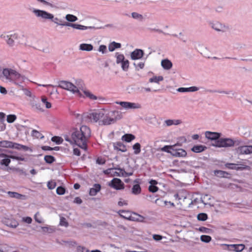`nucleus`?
Segmentation results:
<instances>
[{
  "instance_id": "obj_1",
  "label": "nucleus",
  "mask_w": 252,
  "mask_h": 252,
  "mask_svg": "<svg viewBox=\"0 0 252 252\" xmlns=\"http://www.w3.org/2000/svg\"><path fill=\"white\" fill-rule=\"evenodd\" d=\"M91 136V130L86 126H82L79 129H73L71 133V138L68 136H64L66 141L71 143H75L81 149L87 150V143Z\"/></svg>"
},
{
  "instance_id": "obj_2",
  "label": "nucleus",
  "mask_w": 252,
  "mask_h": 252,
  "mask_svg": "<svg viewBox=\"0 0 252 252\" xmlns=\"http://www.w3.org/2000/svg\"><path fill=\"white\" fill-rule=\"evenodd\" d=\"M123 117V113L120 111H108L105 109V115L102 120L99 121V125H110L122 119Z\"/></svg>"
},
{
  "instance_id": "obj_3",
  "label": "nucleus",
  "mask_w": 252,
  "mask_h": 252,
  "mask_svg": "<svg viewBox=\"0 0 252 252\" xmlns=\"http://www.w3.org/2000/svg\"><path fill=\"white\" fill-rule=\"evenodd\" d=\"M242 141L239 139L233 140L231 138H220L216 141V146L218 147H230L241 144Z\"/></svg>"
},
{
  "instance_id": "obj_4",
  "label": "nucleus",
  "mask_w": 252,
  "mask_h": 252,
  "mask_svg": "<svg viewBox=\"0 0 252 252\" xmlns=\"http://www.w3.org/2000/svg\"><path fill=\"white\" fill-rule=\"evenodd\" d=\"M118 213L121 217L128 220L142 221L144 219L143 216L135 213H133L134 216H132L130 212L127 210H121L118 212Z\"/></svg>"
},
{
  "instance_id": "obj_5",
  "label": "nucleus",
  "mask_w": 252,
  "mask_h": 252,
  "mask_svg": "<svg viewBox=\"0 0 252 252\" xmlns=\"http://www.w3.org/2000/svg\"><path fill=\"white\" fill-rule=\"evenodd\" d=\"M34 16L41 21L46 22L50 20L51 13L45 10L32 8L31 9Z\"/></svg>"
},
{
  "instance_id": "obj_6",
  "label": "nucleus",
  "mask_w": 252,
  "mask_h": 252,
  "mask_svg": "<svg viewBox=\"0 0 252 252\" xmlns=\"http://www.w3.org/2000/svg\"><path fill=\"white\" fill-rule=\"evenodd\" d=\"M105 115V109L98 110L94 112L90 113L87 114V118L88 120L91 122L96 123L99 122V120L103 118Z\"/></svg>"
},
{
  "instance_id": "obj_7",
  "label": "nucleus",
  "mask_w": 252,
  "mask_h": 252,
  "mask_svg": "<svg viewBox=\"0 0 252 252\" xmlns=\"http://www.w3.org/2000/svg\"><path fill=\"white\" fill-rule=\"evenodd\" d=\"M59 87L69 91L74 94L78 93L79 95H81L78 88L70 82L61 81L59 82Z\"/></svg>"
},
{
  "instance_id": "obj_8",
  "label": "nucleus",
  "mask_w": 252,
  "mask_h": 252,
  "mask_svg": "<svg viewBox=\"0 0 252 252\" xmlns=\"http://www.w3.org/2000/svg\"><path fill=\"white\" fill-rule=\"evenodd\" d=\"M58 25L62 26H66V27H70L74 29L80 30H86L88 29H94V27L93 26H85L83 25L73 24L71 23L66 22L64 21L63 20L60 19V22Z\"/></svg>"
},
{
  "instance_id": "obj_9",
  "label": "nucleus",
  "mask_w": 252,
  "mask_h": 252,
  "mask_svg": "<svg viewBox=\"0 0 252 252\" xmlns=\"http://www.w3.org/2000/svg\"><path fill=\"white\" fill-rule=\"evenodd\" d=\"M0 37L4 39L9 46H13L14 45V41L18 38V34L16 33L6 34L3 33L0 35Z\"/></svg>"
},
{
  "instance_id": "obj_10",
  "label": "nucleus",
  "mask_w": 252,
  "mask_h": 252,
  "mask_svg": "<svg viewBox=\"0 0 252 252\" xmlns=\"http://www.w3.org/2000/svg\"><path fill=\"white\" fill-rule=\"evenodd\" d=\"M108 185L116 190L122 189L125 188L124 183L122 181V180L119 178H116L113 179L108 184Z\"/></svg>"
},
{
  "instance_id": "obj_11",
  "label": "nucleus",
  "mask_w": 252,
  "mask_h": 252,
  "mask_svg": "<svg viewBox=\"0 0 252 252\" xmlns=\"http://www.w3.org/2000/svg\"><path fill=\"white\" fill-rule=\"evenodd\" d=\"M117 104H120L123 108L128 109H139L141 108V105L139 103L126 102V101H120L116 102Z\"/></svg>"
},
{
  "instance_id": "obj_12",
  "label": "nucleus",
  "mask_w": 252,
  "mask_h": 252,
  "mask_svg": "<svg viewBox=\"0 0 252 252\" xmlns=\"http://www.w3.org/2000/svg\"><path fill=\"white\" fill-rule=\"evenodd\" d=\"M25 77L15 70L11 82L19 86L24 81Z\"/></svg>"
},
{
  "instance_id": "obj_13",
  "label": "nucleus",
  "mask_w": 252,
  "mask_h": 252,
  "mask_svg": "<svg viewBox=\"0 0 252 252\" xmlns=\"http://www.w3.org/2000/svg\"><path fill=\"white\" fill-rule=\"evenodd\" d=\"M236 152L239 155H249L252 154V146H241L236 149Z\"/></svg>"
},
{
  "instance_id": "obj_14",
  "label": "nucleus",
  "mask_w": 252,
  "mask_h": 252,
  "mask_svg": "<svg viewBox=\"0 0 252 252\" xmlns=\"http://www.w3.org/2000/svg\"><path fill=\"white\" fill-rule=\"evenodd\" d=\"M144 55L143 50L136 49L130 53V58L132 60H137L142 59Z\"/></svg>"
},
{
  "instance_id": "obj_15",
  "label": "nucleus",
  "mask_w": 252,
  "mask_h": 252,
  "mask_svg": "<svg viewBox=\"0 0 252 252\" xmlns=\"http://www.w3.org/2000/svg\"><path fill=\"white\" fill-rule=\"evenodd\" d=\"M171 155L175 157H186L187 155V152L183 149H176L175 148L171 151Z\"/></svg>"
},
{
  "instance_id": "obj_16",
  "label": "nucleus",
  "mask_w": 252,
  "mask_h": 252,
  "mask_svg": "<svg viewBox=\"0 0 252 252\" xmlns=\"http://www.w3.org/2000/svg\"><path fill=\"white\" fill-rule=\"evenodd\" d=\"M15 70L11 68H4L2 72V75L6 80L11 82Z\"/></svg>"
},
{
  "instance_id": "obj_17",
  "label": "nucleus",
  "mask_w": 252,
  "mask_h": 252,
  "mask_svg": "<svg viewBox=\"0 0 252 252\" xmlns=\"http://www.w3.org/2000/svg\"><path fill=\"white\" fill-rule=\"evenodd\" d=\"M205 137L211 140H218L221 135V133L215 132H211L207 131L205 132Z\"/></svg>"
},
{
  "instance_id": "obj_18",
  "label": "nucleus",
  "mask_w": 252,
  "mask_h": 252,
  "mask_svg": "<svg viewBox=\"0 0 252 252\" xmlns=\"http://www.w3.org/2000/svg\"><path fill=\"white\" fill-rule=\"evenodd\" d=\"M227 246L228 250L236 252H242L245 248V245L243 244H233Z\"/></svg>"
},
{
  "instance_id": "obj_19",
  "label": "nucleus",
  "mask_w": 252,
  "mask_h": 252,
  "mask_svg": "<svg viewBox=\"0 0 252 252\" xmlns=\"http://www.w3.org/2000/svg\"><path fill=\"white\" fill-rule=\"evenodd\" d=\"M101 189V185L99 184H95L93 188L90 189L89 194L91 196L95 195Z\"/></svg>"
},
{
  "instance_id": "obj_20",
  "label": "nucleus",
  "mask_w": 252,
  "mask_h": 252,
  "mask_svg": "<svg viewBox=\"0 0 252 252\" xmlns=\"http://www.w3.org/2000/svg\"><path fill=\"white\" fill-rule=\"evenodd\" d=\"M161 65L165 70H169L172 68L173 64L169 60L166 59L161 61Z\"/></svg>"
},
{
  "instance_id": "obj_21",
  "label": "nucleus",
  "mask_w": 252,
  "mask_h": 252,
  "mask_svg": "<svg viewBox=\"0 0 252 252\" xmlns=\"http://www.w3.org/2000/svg\"><path fill=\"white\" fill-rule=\"evenodd\" d=\"M113 146L115 150L125 152L126 151V146L121 142H118L113 143Z\"/></svg>"
},
{
  "instance_id": "obj_22",
  "label": "nucleus",
  "mask_w": 252,
  "mask_h": 252,
  "mask_svg": "<svg viewBox=\"0 0 252 252\" xmlns=\"http://www.w3.org/2000/svg\"><path fill=\"white\" fill-rule=\"evenodd\" d=\"M199 90V88L197 87L192 86L189 88H183L181 87L178 88L177 91L181 93H186V92H194L197 91Z\"/></svg>"
},
{
  "instance_id": "obj_23",
  "label": "nucleus",
  "mask_w": 252,
  "mask_h": 252,
  "mask_svg": "<svg viewBox=\"0 0 252 252\" xmlns=\"http://www.w3.org/2000/svg\"><path fill=\"white\" fill-rule=\"evenodd\" d=\"M85 96L88 98H89L91 100H95L97 99L102 100V98L101 97H97L96 95L93 94L91 92L87 90H82Z\"/></svg>"
},
{
  "instance_id": "obj_24",
  "label": "nucleus",
  "mask_w": 252,
  "mask_h": 252,
  "mask_svg": "<svg viewBox=\"0 0 252 252\" xmlns=\"http://www.w3.org/2000/svg\"><path fill=\"white\" fill-rule=\"evenodd\" d=\"M79 49L82 51H91L93 49V46L91 44L82 43L80 45Z\"/></svg>"
},
{
  "instance_id": "obj_25",
  "label": "nucleus",
  "mask_w": 252,
  "mask_h": 252,
  "mask_svg": "<svg viewBox=\"0 0 252 252\" xmlns=\"http://www.w3.org/2000/svg\"><path fill=\"white\" fill-rule=\"evenodd\" d=\"M121 47V44L120 43H117L113 41L110 43L108 46V49L110 52L114 51L116 49L120 48Z\"/></svg>"
},
{
  "instance_id": "obj_26",
  "label": "nucleus",
  "mask_w": 252,
  "mask_h": 252,
  "mask_svg": "<svg viewBox=\"0 0 252 252\" xmlns=\"http://www.w3.org/2000/svg\"><path fill=\"white\" fill-rule=\"evenodd\" d=\"M206 149V147L204 146L195 145L191 149V150L196 153H198L204 151Z\"/></svg>"
},
{
  "instance_id": "obj_27",
  "label": "nucleus",
  "mask_w": 252,
  "mask_h": 252,
  "mask_svg": "<svg viewBox=\"0 0 252 252\" xmlns=\"http://www.w3.org/2000/svg\"><path fill=\"white\" fill-rule=\"evenodd\" d=\"M213 29L218 32H224L225 27L219 23L213 24L212 26Z\"/></svg>"
},
{
  "instance_id": "obj_28",
  "label": "nucleus",
  "mask_w": 252,
  "mask_h": 252,
  "mask_svg": "<svg viewBox=\"0 0 252 252\" xmlns=\"http://www.w3.org/2000/svg\"><path fill=\"white\" fill-rule=\"evenodd\" d=\"M135 138V136L132 134H126L122 137V140L126 142H130Z\"/></svg>"
},
{
  "instance_id": "obj_29",
  "label": "nucleus",
  "mask_w": 252,
  "mask_h": 252,
  "mask_svg": "<svg viewBox=\"0 0 252 252\" xmlns=\"http://www.w3.org/2000/svg\"><path fill=\"white\" fill-rule=\"evenodd\" d=\"M115 57L116 59V63L118 64H120L121 63L125 60L124 55L119 52H116L115 53Z\"/></svg>"
},
{
  "instance_id": "obj_30",
  "label": "nucleus",
  "mask_w": 252,
  "mask_h": 252,
  "mask_svg": "<svg viewBox=\"0 0 252 252\" xmlns=\"http://www.w3.org/2000/svg\"><path fill=\"white\" fill-rule=\"evenodd\" d=\"M214 174L217 177L220 178H227V176L229 175V174L227 172L222 170H215L214 171Z\"/></svg>"
},
{
  "instance_id": "obj_31",
  "label": "nucleus",
  "mask_w": 252,
  "mask_h": 252,
  "mask_svg": "<svg viewBox=\"0 0 252 252\" xmlns=\"http://www.w3.org/2000/svg\"><path fill=\"white\" fill-rule=\"evenodd\" d=\"M177 145H180L178 143H177L174 145H171V146H168V145H166V146H164L163 147H162L161 149V151H163V152H166L168 153H170L171 154V151L172 150V149H173L174 148L176 147V146Z\"/></svg>"
},
{
  "instance_id": "obj_32",
  "label": "nucleus",
  "mask_w": 252,
  "mask_h": 252,
  "mask_svg": "<svg viewBox=\"0 0 252 252\" xmlns=\"http://www.w3.org/2000/svg\"><path fill=\"white\" fill-rule=\"evenodd\" d=\"M7 194L9 195V196L10 197L12 198H15L17 199H22L23 197L24 196V195L20 194L16 192H13V191H8Z\"/></svg>"
},
{
  "instance_id": "obj_33",
  "label": "nucleus",
  "mask_w": 252,
  "mask_h": 252,
  "mask_svg": "<svg viewBox=\"0 0 252 252\" xmlns=\"http://www.w3.org/2000/svg\"><path fill=\"white\" fill-rule=\"evenodd\" d=\"M121 64V67L123 71H126L129 68V62L128 60H125L122 63H120Z\"/></svg>"
},
{
  "instance_id": "obj_34",
  "label": "nucleus",
  "mask_w": 252,
  "mask_h": 252,
  "mask_svg": "<svg viewBox=\"0 0 252 252\" xmlns=\"http://www.w3.org/2000/svg\"><path fill=\"white\" fill-rule=\"evenodd\" d=\"M32 108L36 110L42 111L41 103L39 102H36V101H33L31 103Z\"/></svg>"
},
{
  "instance_id": "obj_35",
  "label": "nucleus",
  "mask_w": 252,
  "mask_h": 252,
  "mask_svg": "<svg viewBox=\"0 0 252 252\" xmlns=\"http://www.w3.org/2000/svg\"><path fill=\"white\" fill-rule=\"evenodd\" d=\"M12 142L7 140H3L0 141V147L3 148H11Z\"/></svg>"
},
{
  "instance_id": "obj_36",
  "label": "nucleus",
  "mask_w": 252,
  "mask_h": 252,
  "mask_svg": "<svg viewBox=\"0 0 252 252\" xmlns=\"http://www.w3.org/2000/svg\"><path fill=\"white\" fill-rule=\"evenodd\" d=\"M141 189L139 185L136 184L133 185L132 188V193L135 195H137L140 193Z\"/></svg>"
},
{
  "instance_id": "obj_37",
  "label": "nucleus",
  "mask_w": 252,
  "mask_h": 252,
  "mask_svg": "<svg viewBox=\"0 0 252 252\" xmlns=\"http://www.w3.org/2000/svg\"><path fill=\"white\" fill-rule=\"evenodd\" d=\"M131 17L134 19L138 20L140 21H142L144 20L143 16L136 12H133L131 13Z\"/></svg>"
},
{
  "instance_id": "obj_38",
  "label": "nucleus",
  "mask_w": 252,
  "mask_h": 252,
  "mask_svg": "<svg viewBox=\"0 0 252 252\" xmlns=\"http://www.w3.org/2000/svg\"><path fill=\"white\" fill-rule=\"evenodd\" d=\"M119 166H117V167H113V171H112V177H115V176H117V177H122V175L121 174H123V171H114L115 170H117L116 168H121L120 167H118Z\"/></svg>"
},
{
  "instance_id": "obj_39",
  "label": "nucleus",
  "mask_w": 252,
  "mask_h": 252,
  "mask_svg": "<svg viewBox=\"0 0 252 252\" xmlns=\"http://www.w3.org/2000/svg\"><path fill=\"white\" fill-rule=\"evenodd\" d=\"M65 19L70 22H74L78 20V18L76 16L72 14H67L65 17Z\"/></svg>"
},
{
  "instance_id": "obj_40",
  "label": "nucleus",
  "mask_w": 252,
  "mask_h": 252,
  "mask_svg": "<svg viewBox=\"0 0 252 252\" xmlns=\"http://www.w3.org/2000/svg\"><path fill=\"white\" fill-rule=\"evenodd\" d=\"M44 160L46 163L51 164L55 161V158L50 155H47L44 157Z\"/></svg>"
},
{
  "instance_id": "obj_41",
  "label": "nucleus",
  "mask_w": 252,
  "mask_h": 252,
  "mask_svg": "<svg viewBox=\"0 0 252 252\" xmlns=\"http://www.w3.org/2000/svg\"><path fill=\"white\" fill-rule=\"evenodd\" d=\"M163 80V78L161 76H154L153 77L149 79V82L151 83H158L159 81H161Z\"/></svg>"
},
{
  "instance_id": "obj_42",
  "label": "nucleus",
  "mask_w": 252,
  "mask_h": 252,
  "mask_svg": "<svg viewBox=\"0 0 252 252\" xmlns=\"http://www.w3.org/2000/svg\"><path fill=\"white\" fill-rule=\"evenodd\" d=\"M133 65L135 67L136 70H139L144 68L145 66V62H140L138 63H134Z\"/></svg>"
},
{
  "instance_id": "obj_43",
  "label": "nucleus",
  "mask_w": 252,
  "mask_h": 252,
  "mask_svg": "<svg viewBox=\"0 0 252 252\" xmlns=\"http://www.w3.org/2000/svg\"><path fill=\"white\" fill-rule=\"evenodd\" d=\"M133 149L134 150V153L135 155L139 154L141 152V145L139 143H136L133 146Z\"/></svg>"
},
{
  "instance_id": "obj_44",
  "label": "nucleus",
  "mask_w": 252,
  "mask_h": 252,
  "mask_svg": "<svg viewBox=\"0 0 252 252\" xmlns=\"http://www.w3.org/2000/svg\"><path fill=\"white\" fill-rule=\"evenodd\" d=\"M32 135L37 138L42 139L44 138V136L41 133L35 129L32 130Z\"/></svg>"
},
{
  "instance_id": "obj_45",
  "label": "nucleus",
  "mask_w": 252,
  "mask_h": 252,
  "mask_svg": "<svg viewBox=\"0 0 252 252\" xmlns=\"http://www.w3.org/2000/svg\"><path fill=\"white\" fill-rule=\"evenodd\" d=\"M197 218L199 220L205 221L208 219V216L206 213H200L197 215Z\"/></svg>"
},
{
  "instance_id": "obj_46",
  "label": "nucleus",
  "mask_w": 252,
  "mask_h": 252,
  "mask_svg": "<svg viewBox=\"0 0 252 252\" xmlns=\"http://www.w3.org/2000/svg\"><path fill=\"white\" fill-rule=\"evenodd\" d=\"M117 171H123V174H121L122 175V177H129L133 175V172H126L125 171V169L123 168H116Z\"/></svg>"
},
{
  "instance_id": "obj_47",
  "label": "nucleus",
  "mask_w": 252,
  "mask_h": 252,
  "mask_svg": "<svg viewBox=\"0 0 252 252\" xmlns=\"http://www.w3.org/2000/svg\"><path fill=\"white\" fill-rule=\"evenodd\" d=\"M210 92H212V93H220V94H232V95H234V93L232 91H224L210 90Z\"/></svg>"
},
{
  "instance_id": "obj_48",
  "label": "nucleus",
  "mask_w": 252,
  "mask_h": 252,
  "mask_svg": "<svg viewBox=\"0 0 252 252\" xmlns=\"http://www.w3.org/2000/svg\"><path fill=\"white\" fill-rule=\"evenodd\" d=\"M211 239V237L208 235H202L200 237V240H201V241L205 243L210 242Z\"/></svg>"
},
{
  "instance_id": "obj_49",
  "label": "nucleus",
  "mask_w": 252,
  "mask_h": 252,
  "mask_svg": "<svg viewBox=\"0 0 252 252\" xmlns=\"http://www.w3.org/2000/svg\"><path fill=\"white\" fill-rule=\"evenodd\" d=\"M65 192V189L64 187L60 186L57 188L56 192L59 195H63Z\"/></svg>"
},
{
  "instance_id": "obj_50",
  "label": "nucleus",
  "mask_w": 252,
  "mask_h": 252,
  "mask_svg": "<svg viewBox=\"0 0 252 252\" xmlns=\"http://www.w3.org/2000/svg\"><path fill=\"white\" fill-rule=\"evenodd\" d=\"M49 21H51V22H53L54 23L58 25V24H59V22H60V19H59L57 17H55L54 14L51 13Z\"/></svg>"
},
{
  "instance_id": "obj_51",
  "label": "nucleus",
  "mask_w": 252,
  "mask_h": 252,
  "mask_svg": "<svg viewBox=\"0 0 252 252\" xmlns=\"http://www.w3.org/2000/svg\"><path fill=\"white\" fill-rule=\"evenodd\" d=\"M58 243L61 245L64 244H68L69 246H74L76 245V243L75 241H62L61 242H58Z\"/></svg>"
},
{
  "instance_id": "obj_52",
  "label": "nucleus",
  "mask_w": 252,
  "mask_h": 252,
  "mask_svg": "<svg viewBox=\"0 0 252 252\" xmlns=\"http://www.w3.org/2000/svg\"><path fill=\"white\" fill-rule=\"evenodd\" d=\"M16 119V116L15 115H9L7 117V121L9 123H12Z\"/></svg>"
},
{
  "instance_id": "obj_53",
  "label": "nucleus",
  "mask_w": 252,
  "mask_h": 252,
  "mask_svg": "<svg viewBox=\"0 0 252 252\" xmlns=\"http://www.w3.org/2000/svg\"><path fill=\"white\" fill-rule=\"evenodd\" d=\"M10 162V159L8 158H6L1 160L0 163L1 165H4L6 166H7Z\"/></svg>"
},
{
  "instance_id": "obj_54",
  "label": "nucleus",
  "mask_w": 252,
  "mask_h": 252,
  "mask_svg": "<svg viewBox=\"0 0 252 252\" xmlns=\"http://www.w3.org/2000/svg\"><path fill=\"white\" fill-rule=\"evenodd\" d=\"M56 186V183L55 182L51 181H49L47 183V187L50 189H54Z\"/></svg>"
},
{
  "instance_id": "obj_55",
  "label": "nucleus",
  "mask_w": 252,
  "mask_h": 252,
  "mask_svg": "<svg viewBox=\"0 0 252 252\" xmlns=\"http://www.w3.org/2000/svg\"><path fill=\"white\" fill-rule=\"evenodd\" d=\"M236 164L234 163H227L225 164V166L226 168L230 169H237L238 170L239 168H237L236 166Z\"/></svg>"
},
{
  "instance_id": "obj_56",
  "label": "nucleus",
  "mask_w": 252,
  "mask_h": 252,
  "mask_svg": "<svg viewBox=\"0 0 252 252\" xmlns=\"http://www.w3.org/2000/svg\"><path fill=\"white\" fill-rule=\"evenodd\" d=\"M98 51L102 54H105L107 52V47L105 45H101L99 46Z\"/></svg>"
},
{
  "instance_id": "obj_57",
  "label": "nucleus",
  "mask_w": 252,
  "mask_h": 252,
  "mask_svg": "<svg viewBox=\"0 0 252 252\" xmlns=\"http://www.w3.org/2000/svg\"><path fill=\"white\" fill-rule=\"evenodd\" d=\"M128 203L127 201L124 200L122 198H120L119 201L118 202V206L122 207L123 206H126Z\"/></svg>"
},
{
  "instance_id": "obj_58",
  "label": "nucleus",
  "mask_w": 252,
  "mask_h": 252,
  "mask_svg": "<svg viewBox=\"0 0 252 252\" xmlns=\"http://www.w3.org/2000/svg\"><path fill=\"white\" fill-rule=\"evenodd\" d=\"M22 145H21V144L12 142V147H11V148L15 149L17 150H21V148H22Z\"/></svg>"
},
{
  "instance_id": "obj_59",
  "label": "nucleus",
  "mask_w": 252,
  "mask_h": 252,
  "mask_svg": "<svg viewBox=\"0 0 252 252\" xmlns=\"http://www.w3.org/2000/svg\"><path fill=\"white\" fill-rule=\"evenodd\" d=\"M35 220L38 223H42V220L40 217V215L38 212L36 213L34 215Z\"/></svg>"
},
{
  "instance_id": "obj_60",
  "label": "nucleus",
  "mask_w": 252,
  "mask_h": 252,
  "mask_svg": "<svg viewBox=\"0 0 252 252\" xmlns=\"http://www.w3.org/2000/svg\"><path fill=\"white\" fill-rule=\"evenodd\" d=\"M77 252H90L89 250L85 247L78 246L77 248Z\"/></svg>"
},
{
  "instance_id": "obj_61",
  "label": "nucleus",
  "mask_w": 252,
  "mask_h": 252,
  "mask_svg": "<svg viewBox=\"0 0 252 252\" xmlns=\"http://www.w3.org/2000/svg\"><path fill=\"white\" fill-rule=\"evenodd\" d=\"M52 141L56 142L57 144L61 143V138L58 136H54L52 138Z\"/></svg>"
},
{
  "instance_id": "obj_62",
  "label": "nucleus",
  "mask_w": 252,
  "mask_h": 252,
  "mask_svg": "<svg viewBox=\"0 0 252 252\" xmlns=\"http://www.w3.org/2000/svg\"><path fill=\"white\" fill-rule=\"evenodd\" d=\"M149 190L150 192H156L158 191V188L156 186L150 185L149 187Z\"/></svg>"
},
{
  "instance_id": "obj_63",
  "label": "nucleus",
  "mask_w": 252,
  "mask_h": 252,
  "mask_svg": "<svg viewBox=\"0 0 252 252\" xmlns=\"http://www.w3.org/2000/svg\"><path fill=\"white\" fill-rule=\"evenodd\" d=\"M60 224L62 226H68V223L66 221V220L64 218H61L60 219Z\"/></svg>"
},
{
  "instance_id": "obj_64",
  "label": "nucleus",
  "mask_w": 252,
  "mask_h": 252,
  "mask_svg": "<svg viewBox=\"0 0 252 252\" xmlns=\"http://www.w3.org/2000/svg\"><path fill=\"white\" fill-rule=\"evenodd\" d=\"M105 159L102 158H98L96 160V163L100 165H103L105 164Z\"/></svg>"
}]
</instances>
